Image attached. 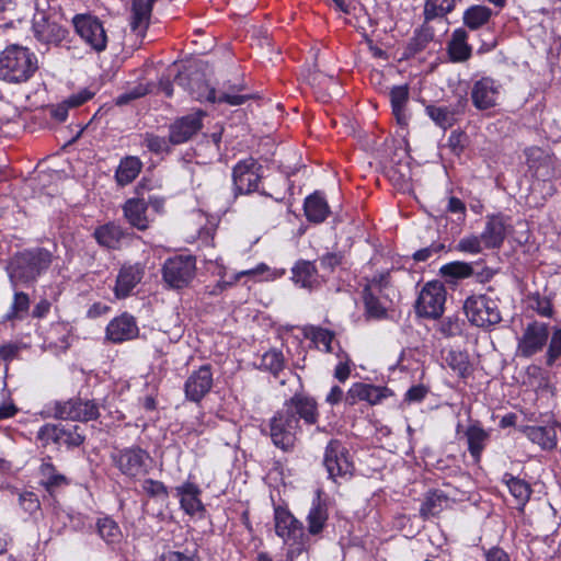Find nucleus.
<instances>
[{"instance_id":"obj_1","label":"nucleus","mask_w":561,"mask_h":561,"mask_svg":"<svg viewBox=\"0 0 561 561\" xmlns=\"http://www.w3.org/2000/svg\"><path fill=\"white\" fill-rule=\"evenodd\" d=\"M318 403L306 393H295L286 400L268 422L270 437L275 447L284 453L294 449L297 435L301 431L300 421L314 425L319 420Z\"/></svg>"},{"instance_id":"obj_2","label":"nucleus","mask_w":561,"mask_h":561,"mask_svg":"<svg viewBox=\"0 0 561 561\" xmlns=\"http://www.w3.org/2000/svg\"><path fill=\"white\" fill-rule=\"evenodd\" d=\"M54 255L44 248L25 249L15 253L7 265L11 285H28L45 273L53 263Z\"/></svg>"},{"instance_id":"obj_3","label":"nucleus","mask_w":561,"mask_h":561,"mask_svg":"<svg viewBox=\"0 0 561 561\" xmlns=\"http://www.w3.org/2000/svg\"><path fill=\"white\" fill-rule=\"evenodd\" d=\"M37 69V57L26 47L11 45L0 55V80L5 82H26Z\"/></svg>"},{"instance_id":"obj_4","label":"nucleus","mask_w":561,"mask_h":561,"mask_svg":"<svg viewBox=\"0 0 561 561\" xmlns=\"http://www.w3.org/2000/svg\"><path fill=\"white\" fill-rule=\"evenodd\" d=\"M469 322L483 330H490L502 321L499 300L488 295H472L463 304Z\"/></svg>"},{"instance_id":"obj_5","label":"nucleus","mask_w":561,"mask_h":561,"mask_svg":"<svg viewBox=\"0 0 561 561\" xmlns=\"http://www.w3.org/2000/svg\"><path fill=\"white\" fill-rule=\"evenodd\" d=\"M34 38L48 50L50 47L69 48V31L46 11H37L32 21Z\"/></svg>"},{"instance_id":"obj_6","label":"nucleus","mask_w":561,"mask_h":561,"mask_svg":"<svg viewBox=\"0 0 561 561\" xmlns=\"http://www.w3.org/2000/svg\"><path fill=\"white\" fill-rule=\"evenodd\" d=\"M162 279L169 288L187 287L196 275V259L193 255H174L164 261L161 268Z\"/></svg>"},{"instance_id":"obj_7","label":"nucleus","mask_w":561,"mask_h":561,"mask_svg":"<svg viewBox=\"0 0 561 561\" xmlns=\"http://www.w3.org/2000/svg\"><path fill=\"white\" fill-rule=\"evenodd\" d=\"M174 82L197 101H217V90L208 84L205 72L197 66H188L179 71Z\"/></svg>"},{"instance_id":"obj_8","label":"nucleus","mask_w":561,"mask_h":561,"mask_svg":"<svg viewBox=\"0 0 561 561\" xmlns=\"http://www.w3.org/2000/svg\"><path fill=\"white\" fill-rule=\"evenodd\" d=\"M112 461L124 476L137 478L149 472L151 458L145 449L131 446L113 453Z\"/></svg>"},{"instance_id":"obj_9","label":"nucleus","mask_w":561,"mask_h":561,"mask_svg":"<svg viewBox=\"0 0 561 561\" xmlns=\"http://www.w3.org/2000/svg\"><path fill=\"white\" fill-rule=\"evenodd\" d=\"M54 416L60 420L89 422L100 416L99 404L95 400L75 397L66 401L54 403Z\"/></svg>"},{"instance_id":"obj_10","label":"nucleus","mask_w":561,"mask_h":561,"mask_svg":"<svg viewBox=\"0 0 561 561\" xmlns=\"http://www.w3.org/2000/svg\"><path fill=\"white\" fill-rule=\"evenodd\" d=\"M323 465L328 471L329 478L352 477L354 463L351 459L348 449L339 439H331L324 450Z\"/></svg>"},{"instance_id":"obj_11","label":"nucleus","mask_w":561,"mask_h":561,"mask_svg":"<svg viewBox=\"0 0 561 561\" xmlns=\"http://www.w3.org/2000/svg\"><path fill=\"white\" fill-rule=\"evenodd\" d=\"M76 33L96 53L106 49L107 34L101 20L91 14H77L72 19Z\"/></svg>"},{"instance_id":"obj_12","label":"nucleus","mask_w":561,"mask_h":561,"mask_svg":"<svg viewBox=\"0 0 561 561\" xmlns=\"http://www.w3.org/2000/svg\"><path fill=\"white\" fill-rule=\"evenodd\" d=\"M445 301V286L437 280L430 282L420 291L415 304V310L421 317L437 319L444 312Z\"/></svg>"},{"instance_id":"obj_13","label":"nucleus","mask_w":561,"mask_h":561,"mask_svg":"<svg viewBox=\"0 0 561 561\" xmlns=\"http://www.w3.org/2000/svg\"><path fill=\"white\" fill-rule=\"evenodd\" d=\"M550 336V328L548 323L540 321L529 322L518 339L517 353L519 356L529 358L541 352L547 345Z\"/></svg>"},{"instance_id":"obj_14","label":"nucleus","mask_w":561,"mask_h":561,"mask_svg":"<svg viewBox=\"0 0 561 561\" xmlns=\"http://www.w3.org/2000/svg\"><path fill=\"white\" fill-rule=\"evenodd\" d=\"M78 425L50 424L43 425L37 432V439L46 446L49 443L65 445L68 448L79 447L84 442V435Z\"/></svg>"},{"instance_id":"obj_15","label":"nucleus","mask_w":561,"mask_h":561,"mask_svg":"<svg viewBox=\"0 0 561 561\" xmlns=\"http://www.w3.org/2000/svg\"><path fill=\"white\" fill-rule=\"evenodd\" d=\"M262 165L253 158L239 161L232 169L233 191L236 195L250 194L257 190Z\"/></svg>"},{"instance_id":"obj_16","label":"nucleus","mask_w":561,"mask_h":561,"mask_svg":"<svg viewBox=\"0 0 561 561\" xmlns=\"http://www.w3.org/2000/svg\"><path fill=\"white\" fill-rule=\"evenodd\" d=\"M501 84L490 77H483L473 82L470 99L478 111H489L497 105Z\"/></svg>"},{"instance_id":"obj_17","label":"nucleus","mask_w":561,"mask_h":561,"mask_svg":"<svg viewBox=\"0 0 561 561\" xmlns=\"http://www.w3.org/2000/svg\"><path fill=\"white\" fill-rule=\"evenodd\" d=\"M392 394V390L387 387L355 382L345 393V404L354 407L358 401H366L370 405H376Z\"/></svg>"},{"instance_id":"obj_18","label":"nucleus","mask_w":561,"mask_h":561,"mask_svg":"<svg viewBox=\"0 0 561 561\" xmlns=\"http://www.w3.org/2000/svg\"><path fill=\"white\" fill-rule=\"evenodd\" d=\"M138 335L139 328L137 320L128 312H123L122 314L112 319L105 330L106 339L116 344L131 341L138 337Z\"/></svg>"},{"instance_id":"obj_19","label":"nucleus","mask_w":561,"mask_h":561,"mask_svg":"<svg viewBox=\"0 0 561 561\" xmlns=\"http://www.w3.org/2000/svg\"><path fill=\"white\" fill-rule=\"evenodd\" d=\"M213 387V373L209 365H203L194 370L184 383V392L187 400L199 402Z\"/></svg>"},{"instance_id":"obj_20","label":"nucleus","mask_w":561,"mask_h":561,"mask_svg":"<svg viewBox=\"0 0 561 561\" xmlns=\"http://www.w3.org/2000/svg\"><path fill=\"white\" fill-rule=\"evenodd\" d=\"M203 112L192 113L178 118L170 125L169 141L172 145H180L190 140L201 130Z\"/></svg>"},{"instance_id":"obj_21","label":"nucleus","mask_w":561,"mask_h":561,"mask_svg":"<svg viewBox=\"0 0 561 561\" xmlns=\"http://www.w3.org/2000/svg\"><path fill=\"white\" fill-rule=\"evenodd\" d=\"M275 533L285 542H298L304 536V526L288 510L276 507L274 512Z\"/></svg>"},{"instance_id":"obj_22","label":"nucleus","mask_w":561,"mask_h":561,"mask_svg":"<svg viewBox=\"0 0 561 561\" xmlns=\"http://www.w3.org/2000/svg\"><path fill=\"white\" fill-rule=\"evenodd\" d=\"M144 275L145 265L142 263L124 264L116 277L115 297L118 299L128 297L133 289L141 282Z\"/></svg>"},{"instance_id":"obj_23","label":"nucleus","mask_w":561,"mask_h":561,"mask_svg":"<svg viewBox=\"0 0 561 561\" xmlns=\"http://www.w3.org/2000/svg\"><path fill=\"white\" fill-rule=\"evenodd\" d=\"M175 494L180 499L181 508L190 516L205 512L201 500L202 490L191 481L175 488Z\"/></svg>"},{"instance_id":"obj_24","label":"nucleus","mask_w":561,"mask_h":561,"mask_svg":"<svg viewBox=\"0 0 561 561\" xmlns=\"http://www.w3.org/2000/svg\"><path fill=\"white\" fill-rule=\"evenodd\" d=\"M123 215L126 221L140 231L149 228V218L147 215L148 203L144 198H128L122 206Z\"/></svg>"},{"instance_id":"obj_25","label":"nucleus","mask_w":561,"mask_h":561,"mask_svg":"<svg viewBox=\"0 0 561 561\" xmlns=\"http://www.w3.org/2000/svg\"><path fill=\"white\" fill-rule=\"evenodd\" d=\"M508 225L502 216H491L485 222L481 239L485 249H499L502 247L508 230Z\"/></svg>"},{"instance_id":"obj_26","label":"nucleus","mask_w":561,"mask_h":561,"mask_svg":"<svg viewBox=\"0 0 561 561\" xmlns=\"http://www.w3.org/2000/svg\"><path fill=\"white\" fill-rule=\"evenodd\" d=\"M291 280L295 285L313 289L320 285L318 270L313 262L298 260L291 267Z\"/></svg>"},{"instance_id":"obj_27","label":"nucleus","mask_w":561,"mask_h":561,"mask_svg":"<svg viewBox=\"0 0 561 561\" xmlns=\"http://www.w3.org/2000/svg\"><path fill=\"white\" fill-rule=\"evenodd\" d=\"M129 236L130 233L126 229L115 222L105 224L94 231L99 244L113 250L119 249L123 241Z\"/></svg>"},{"instance_id":"obj_28","label":"nucleus","mask_w":561,"mask_h":561,"mask_svg":"<svg viewBox=\"0 0 561 561\" xmlns=\"http://www.w3.org/2000/svg\"><path fill=\"white\" fill-rule=\"evenodd\" d=\"M39 484L50 495H53L57 490L70 484V480L57 471L55 465L50 461V457L43 459V462L39 467Z\"/></svg>"},{"instance_id":"obj_29","label":"nucleus","mask_w":561,"mask_h":561,"mask_svg":"<svg viewBox=\"0 0 561 561\" xmlns=\"http://www.w3.org/2000/svg\"><path fill=\"white\" fill-rule=\"evenodd\" d=\"M157 0H131L130 27L138 34H144L149 25L152 7Z\"/></svg>"},{"instance_id":"obj_30","label":"nucleus","mask_w":561,"mask_h":561,"mask_svg":"<svg viewBox=\"0 0 561 561\" xmlns=\"http://www.w3.org/2000/svg\"><path fill=\"white\" fill-rule=\"evenodd\" d=\"M247 89L243 80L231 82L230 80L222 83L220 90L217 92V101L219 103H227L231 106L242 105L248 100L252 99L251 94H241Z\"/></svg>"},{"instance_id":"obj_31","label":"nucleus","mask_w":561,"mask_h":561,"mask_svg":"<svg viewBox=\"0 0 561 561\" xmlns=\"http://www.w3.org/2000/svg\"><path fill=\"white\" fill-rule=\"evenodd\" d=\"M450 505L449 497L439 490L428 491L420 507V515L423 519L438 516Z\"/></svg>"},{"instance_id":"obj_32","label":"nucleus","mask_w":561,"mask_h":561,"mask_svg":"<svg viewBox=\"0 0 561 561\" xmlns=\"http://www.w3.org/2000/svg\"><path fill=\"white\" fill-rule=\"evenodd\" d=\"M304 209L307 219L316 224L324 221L330 214L328 203L319 192L306 198Z\"/></svg>"},{"instance_id":"obj_33","label":"nucleus","mask_w":561,"mask_h":561,"mask_svg":"<svg viewBox=\"0 0 561 561\" xmlns=\"http://www.w3.org/2000/svg\"><path fill=\"white\" fill-rule=\"evenodd\" d=\"M468 33L463 28H457L453 32L451 39L448 43V53L453 61L462 62L470 58L471 46L467 43Z\"/></svg>"},{"instance_id":"obj_34","label":"nucleus","mask_w":561,"mask_h":561,"mask_svg":"<svg viewBox=\"0 0 561 561\" xmlns=\"http://www.w3.org/2000/svg\"><path fill=\"white\" fill-rule=\"evenodd\" d=\"M526 436L542 449L551 450L557 446V431L552 425L547 426H527Z\"/></svg>"},{"instance_id":"obj_35","label":"nucleus","mask_w":561,"mask_h":561,"mask_svg":"<svg viewBox=\"0 0 561 561\" xmlns=\"http://www.w3.org/2000/svg\"><path fill=\"white\" fill-rule=\"evenodd\" d=\"M141 168L142 162L137 157L128 156L122 159L115 172L117 184L121 186L130 184L138 176Z\"/></svg>"},{"instance_id":"obj_36","label":"nucleus","mask_w":561,"mask_h":561,"mask_svg":"<svg viewBox=\"0 0 561 561\" xmlns=\"http://www.w3.org/2000/svg\"><path fill=\"white\" fill-rule=\"evenodd\" d=\"M409 100V88L407 84L396 85L390 90V103L392 113L397 123L401 126L408 125V115L405 114V105Z\"/></svg>"},{"instance_id":"obj_37","label":"nucleus","mask_w":561,"mask_h":561,"mask_svg":"<svg viewBox=\"0 0 561 561\" xmlns=\"http://www.w3.org/2000/svg\"><path fill=\"white\" fill-rule=\"evenodd\" d=\"M466 437L470 455L476 461H479L490 438L489 432L483 430L479 424H472L467 428Z\"/></svg>"},{"instance_id":"obj_38","label":"nucleus","mask_w":561,"mask_h":561,"mask_svg":"<svg viewBox=\"0 0 561 561\" xmlns=\"http://www.w3.org/2000/svg\"><path fill=\"white\" fill-rule=\"evenodd\" d=\"M433 38L434 31L431 26L422 25L420 28H416L404 48L403 57L411 58L423 51Z\"/></svg>"},{"instance_id":"obj_39","label":"nucleus","mask_w":561,"mask_h":561,"mask_svg":"<svg viewBox=\"0 0 561 561\" xmlns=\"http://www.w3.org/2000/svg\"><path fill=\"white\" fill-rule=\"evenodd\" d=\"M328 517H329V514H328L327 504L323 501H321V499L318 496L313 501L312 506L307 516L309 534L310 535L320 534L327 524Z\"/></svg>"},{"instance_id":"obj_40","label":"nucleus","mask_w":561,"mask_h":561,"mask_svg":"<svg viewBox=\"0 0 561 561\" xmlns=\"http://www.w3.org/2000/svg\"><path fill=\"white\" fill-rule=\"evenodd\" d=\"M31 299L30 296L20 290H14L13 299L10 305L8 312L4 314V321H22L24 320L30 311Z\"/></svg>"},{"instance_id":"obj_41","label":"nucleus","mask_w":561,"mask_h":561,"mask_svg":"<svg viewBox=\"0 0 561 561\" xmlns=\"http://www.w3.org/2000/svg\"><path fill=\"white\" fill-rule=\"evenodd\" d=\"M439 273L447 282H457L472 276V273H474V265L455 261L443 265Z\"/></svg>"},{"instance_id":"obj_42","label":"nucleus","mask_w":561,"mask_h":561,"mask_svg":"<svg viewBox=\"0 0 561 561\" xmlns=\"http://www.w3.org/2000/svg\"><path fill=\"white\" fill-rule=\"evenodd\" d=\"M492 16V10L484 5H471L463 13V24L470 30L485 25Z\"/></svg>"},{"instance_id":"obj_43","label":"nucleus","mask_w":561,"mask_h":561,"mask_svg":"<svg viewBox=\"0 0 561 561\" xmlns=\"http://www.w3.org/2000/svg\"><path fill=\"white\" fill-rule=\"evenodd\" d=\"M445 362L461 378L471 374V364L467 352L450 350L445 357Z\"/></svg>"},{"instance_id":"obj_44","label":"nucleus","mask_w":561,"mask_h":561,"mask_svg":"<svg viewBox=\"0 0 561 561\" xmlns=\"http://www.w3.org/2000/svg\"><path fill=\"white\" fill-rule=\"evenodd\" d=\"M425 111L435 124L444 129L451 127L456 122V115L461 112L449 106L436 105H427Z\"/></svg>"},{"instance_id":"obj_45","label":"nucleus","mask_w":561,"mask_h":561,"mask_svg":"<svg viewBox=\"0 0 561 561\" xmlns=\"http://www.w3.org/2000/svg\"><path fill=\"white\" fill-rule=\"evenodd\" d=\"M305 336L310 339L318 348L322 345L324 352H332V342L334 339L332 331L320 327H308L305 329Z\"/></svg>"},{"instance_id":"obj_46","label":"nucleus","mask_w":561,"mask_h":561,"mask_svg":"<svg viewBox=\"0 0 561 561\" xmlns=\"http://www.w3.org/2000/svg\"><path fill=\"white\" fill-rule=\"evenodd\" d=\"M506 483H507L511 494L516 500L517 506L520 508L524 507L530 499V494H531L530 485L526 481H524L519 478H515V477H511L506 481Z\"/></svg>"},{"instance_id":"obj_47","label":"nucleus","mask_w":561,"mask_h":561,"mask_svg":"<svg viewBox=\"0 0 561 561\" xmlns=\"http://www.w3.org/2000/svg\"><path fill=\"white\" fill-rule=\"evenodd\" d=\"M455 8V0H426L424 16L426 21L444 16Z\"/></svg>"},{"instance_id":"obj_48","label":"nucleus","mask_w":561,"mask_h":561,"mask_svg":"<svg viewBox=\"0 0 561 561\" xmlns=\"http://www.w3.org/2000/svg\"><path fill=\"white\" fill-rule=\"evenodd\" d=\"M377 293L370 291L369 288L363 289V300L365 305L366 313L376 319H380L386 316L387 309L386 307L380 302L378 298Z\"/></svg>"},{"instance_id":"obj_49","label":"nucleus","mask_w":561,"mask_h":561,"mask_svg":"<svg viewBox=\"0 0 561 561\" xmlns=\"http://www.w3.org/2000/svg\"><path fill=\"white\" fill-rule=\"evenodd\" d=\"M261 368L270 371L275 377L284 369L285 359L280 351L272 350L266 352L261 359Z\"/></svg>"},{"instance_id":"obj_50","label":"nucleus","mask_w":561,"mask_h":561,"mask_svg":"<svg viewBox=\"0 0 561 561\" xmlns=\"http://www.w3.org/2000/svg\"><path fill=\"white\" fill-rule=\"evenodd\" d=\"M546 365L551 367L561 357V328L550 331V341L546 352Z\"/></svg>"},{"instance_id":"obj_51","label":"nucleus","mask_w":561,"mask_h":561,"mask_svg":"<svg viewBox=\"0 0 561 561\" xmlns=\"http://www.w3.org/2000/svg\"><path fill=\"white\" fill-rule=\"evenodd\" d=\"M463 325L458 316H448L440 321L438 330L445 337H454L462 333Z\"/></svg>"},{"instance_id":"obj_52","label":"nucleus","mask_w":561,"mask_h":561,"mask_svg":"<svg viewBox=\"0 0 561 561\" xmlns=\"http://www.w3.org/2000/svg\"><path fill=\"white\" fill-rule=\"evenodd\" d=\"M141 489L149 497L159 499L162 501L169 499V490L161 481L145 479L141 483Z\"/></svg>"},{"instance_id":"obj_53","label":"nucleus","mask_w":561,"mask_h":561,"mask_svg":"<svg viewBox=\"0 0 561 561\" xmlns=\"http://www.w3.org/2000/svg\"><path fill=\"white\" fill-rule=\"evenodd\" d=\"M96 527L99 535L107 542L115 541L121 534L118 525L108 517L100 518Z\"/></svg>"},{"instance_id":"obj_54","label":"nucleus","mask_w":561,"mask_h":561,"mask_svg":"<svg viewBox=\"0 0 561 561\" xmlns=\"http://www.w3.org/2000/svg\"><path fill=\"white\" fill-rule=\"evenodd\" d=\"M529 300L531 309L539 316L547 318L552 317L553 308L549 298L540 296L539 294H534L529 297Z\"/></svg>"},{"instance_id":"obj_55","label":"nucleus","mask_w":561,"mask_h":561,"mask_svg":"<svg viewBox=\"0 0 561 561\" xmlns=\"http://www.w3.org/2000/svg\"><path fill=\"white\" fill-rule=\"evenodd\" d=\"M483 241L480 236L471 234L462 238L458 244L457 250L460 252L477 254L483 250Z\"/></svg>"},{"instance_id":"obj_56","label":"nucleus","mask_w":561,"mask_h":561,"mask_svg":"<svg viewBox=\"0 0 561 561\" xmlns=\"http://www.w3.org/2000/svg\"><path fill=\"white\" fill-rule=\"evenodd\" d=\"M320 265L323 270L329 272H334L337 266L344 264L345 256L342 252H328L323 254L320 259Z\"/></svg>"},{"instance_id":"obj_57","label":"nucleus","mask_w":561,"mask_h":561,"mask_svg":"<svg viewBox=\"0 0 561 561\" xmlns=\"http://www.w3.org/2000/svg\"><path fill=\"white\" fill-rule=\"evenodd\" d=\"M169 139L164 137H160L153 134H146L145 136V145L146 147L154 153H162L169 151Z\"/></svg>"},{"instance_id":"obj_58","label":"nucleus","mask_w":561,"mask_h":561,"mask_svg":"<svg viewBox=\"0 0 561 561\" xmlns=\"http://www.w3.org/2000/svg\"><path fill=\"white\" fill-rule=\"evenodd\" d=\"M445 249L444 243L433 242L431 245L417 250L413 254V259L416 262H425L431 259L433 255L438 254L440 251Z\"/></svg>"},{"instance_id":"obj_59","label":"nucleus","mask_w":561,"mask_h":561,"mask_svg":"<svg viewBox=\"0 0 561 561\" xmlns=\"http://www.w3.org/2000/svg\"><path fill=\"white\" fill-rule=\"evenodd\" d=\"M22 508L27 513H34L39 508V501L34 492H23L19 496Z\"/></svg>"},{"instance_id":"obj_60","label":"nucleus","mask_w":561,"mask_h":561,"mask_svg":"<svg viewBox=\"0 0 561 561\" xmlns=\"http://www.w3.org/2000/svg\"><path fill=\"white\" fill-rule=\"evenodd\" d=\"M343 358L344 359H341L334 369V377L340 382H345L351 375V359L346 354L343 356Z\"/></svg>"},{"instance_id":"obj_61","label":"nucleus","mask_w":561,"mask_h":561,"mask_svg":"<svg viewBox=\"0 0 561 561\" xmlns=\"http://www.w3.org/2000/svg\"><path fill=\"white\" fill-rule=\"evenodd\" d=\"M93 95H94L93 92H91L88 89H83V90L79 91L78 93L70 95L65 101L69 105V107H78V106L82 105L83 103H85L87 101H89L90 99H92Z\"/></svg>"},{"instance_id":"obj_62","label":"nucleus","mask_w":561,"mask_h":561,"mask_svg":"<svg viewBox=\"0 0 561 561\" xmlns=\"http://www.w3.org/2000/svg\"><path fill=\"white\" fill-rule=\"evenodd\" d=\"M389 283V274L381 273L379 275L374 276L364 288H369L370 291L380 294L382 288H385Z\"/></svg>"},{"instance_id":"obj_63","label":"nucleus","mask_w":561,"mask_h":561,"mask_svg":"<svg viewBox=\"0 0 561 561\" xmlns=\"http://www.w3.org/2000/svg\"><path fill=\"white\" fill-rule=\"evenodd\" d=\"M428 389L423 385L412 386L405 393V401L421 402L427 394Z\"/></svg>"},{"instance_id":"obj_64","label":"nucleus","mask_w":561,"mask_h":561,"mask_svg":"<svg viewBox=\"0 0 561 561\" xmlns=\"http://www.w3.org/2000/svg\"><path fill=\"white\" fill-rule=\"evenodd\" d=\"M486 561H511L510 556L499 547H493L485 552Z\"/></svg>"}]
</instances>
